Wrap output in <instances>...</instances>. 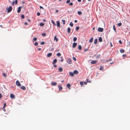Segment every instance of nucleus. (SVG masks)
<instances>
[{
    "label": "nucleus",
    "instance_id": "obj_29",
    "mask_svg": "<svg viewBox=\"0 0 130 130\" xmlns=\"http://www.w3.org/2000/svg\"><path fill=\"white\" fill-rule=\"evenodd\" d=\"M113 29L115 31V32H116V28H115V26L114 25L113 26Z\"/></svg>",
    "mask_w": 130,
    "mask_h": 130
},
{
    "label": "nucleus",
    "instance_id": "obj_12",
    "mask_svg": "<svg viewBox=\"0 0 130 130\" xmlns=\"http://www.w3.org/2000/svg\"><path fill=\"white\" fill-rule=\"evenodd\" d=\"M71 28L70 27H68L67 28V32L69 33L70 32Z\"/></svg>",
    "mask_w": 130,
    "mask_h": 130
},
{
    "label": "nucleus",
    "instance_id": "obj_32",
    "mask_svg": "<svg viewBox=\"0 0 130 130\" xmlns=\"http://www.w3.org/2000/svg\"><path fill=\"white\" fill-rule=\"evenodd\" d=\"M45 43V42L44 41H42V42L40 44L41 45H44Z\"/></svg>",
    "mask_w": 130,
    "mask_h": 130
},
{
    "label": "nucleus",
    "instance_id": "obj_21",
    "mask_svg": "<svg viewBox=\"0 0 130 130\" xmlns=\"http://www.w3.org/2000/svg\"><path fill=\"white\" fill-rule=\"evenodd\" d=\"M77 40V38L76 37H74L73 39V41H74L75 42Z\"/></svg>",
    "mask_w": 130,
    "mask_h": 130
},
{
    "label": "nucleus",
    "instance_id": "obj_51",
    "mask_svg": "<svg viewBox=\"0 0 130 130\" xmlns=\"http://www.w3.org/2000/svg\"><path fill=\"white\" fill-rule=\"evenodd\" d=\"M77 1L79 2H80L81 1V0H77Z\"/></svg>",
    "mask_w": 130,
    "mask_h": 130
},
{
    "label": "nucleus",
    "instance_id": "obj_40",
    "mask_svg": "<svg viewBox=\"0 0 130 130\" xmlns=\"http://www.w3.org/2000/svg\"><path fill=\"white\" fill-rule=\"evenodd\" d=\"M119 43L120 44H122V42L121 41V40H120L119 41Z\"/></svg>",
    "mask_w": 130,
    "mask_h": 130
},
{
    "label": "nucleus",
    "instance_id": "obj_34",
    "mask_svg": "<svg viewBox=\"0 0 130 130\" xmlns=\"http://www.w3.org/2000/svg\"><path fill=\"white\" fill-rule=\"evenodd\" d=\"M103 69H104L103 67L101 66L100 67V70H103Z\"/></svg>",
    "mask_w": 130,
    "mask_h": 130
},
{
    "label": "nucleus",
    "instance_id": "obj_19",
    "mask_svg": "<svg viewBox=\"0 0 130 130\" xmlns=\"http://www.w3.org/2000/svg\"><path fill=\"white\" fill-rule=\"evenodd\" d=\"M69 25L71 27H73V24L72 22H71L70 23Z\"/></svg>",
    "mask_w": 130,
    "mask_h": 130
},
{
    "label": "nucleus",
    "instance_id": "obj_37",
    "mask_svg": "<svg viewBox=\"0 0 130 130\" xmlns=\"http://www.w3.org/2000/svg\"><path fill=\"white\" fill-rule=\"evenodd\" d=\"M73 5V4L72 3V2H71V3H70L69 4V5L70 6H72Z\"/></svg>",
    "mask_w": 130,
    "mask_h": 130
},
{
    "label": "nucleus",
    "instance_id": "obj_55",
    "mask_svg": "<svg viewBox=\"0 0 130 130\" xmlns=\"http://www.w3.org/2000/svg\"><path fill=\"white\" fill-rule=\"evenodd\" d=\"M28 21L29 22H30V20L29 19H28Z\"/></svg>",
    "mask_w": 130,
    "mask_h": 130
},
{
    "label": "nucleus",
    "instance_id": "obj_50",
    "mask_svg": "<svg viewBox=\"0 0 130 130\" xmlns=\"http://www.w3.org/2000/svg\"><path fill=\"white\" fill-rule=\"evenodd\" d=\"M38 50L39 51H40L41 50V48H38Z\"/></svg>",
    "mask_w": 130,
    "mask_h": 130
},
{
    "label": "nucleus",
    "instance_id": "obj_45",
    "mask_svg": "<svg viewBox=\"0 0 130 130\" xmlns=\"http://www.w3.org/2000/svg\"><path fill=\"white\" fill-rule=\"evenodd\" d=\"M88 50V49H86L84 51H85V52L86 51H87Z\"/></svg>",
    "mask_w": 130,
    "mask_h": 130
},
{
    "label": "nucleus",
    "instance_id": "obj_1",
    "mask_svg": "<svg viewBox=\"0 0 130 130\" xmlns=\"http://www.w3.org/2000/svg\"><path fill=\"white\" fill-rule=\"evenodd\" d=\"M67 62L69 64H71L72 63V61L70 58H68L66 60Z\"/></svg>",
    "mask_w": 130,
    "mask_h": 130
},
{
    "label": "nucleus",
    "instance_id": "obj_25",
    "mask_svg": "<svg viewBox=\"0 0 130 130\" xmlns=\"http://www.w3.org/2000/svg\"><path fill=\"white\" fill-rule=\"evenodd\" d=\"M93 40V38L92 37L91 38V39L89 41V42L90 43H91L92 42Z\"/></svg>",
    "mask_w": 130,
    "mask_h": 130
},
{
    "label": "nucleus",
    "instance_id": "obj_22",
    "mask_svg": "<svg viewBox=\"0 0 130 130\" xmlns=\"http://www.w3.org/2000/svg\"><path fill=\"white\" fill-rule=\"evenodd\" d=\"M120 52L122 53H123L124 52V51L123 49H121L120 50Z\"/></svg>",
    "mask_w": 130,
    "mask_h": 130
},
{
    "label": "nucleus",
    "instance_id": "obj_27",
    "mask_svg": "<svg viewBox=\"0 0 130 130\" xmlns=\"http://www.w3.org/2000/svg\"><path fill=\"white\" fill-rule=\"evenodd\" d=\"M51 22L54 25H56V24L55 23V22L53 20H52L51 21Z\"/></svg>",
    "mask_w": 130,
    "mask_h": 130
},
{
    "label": "nucleus",
    "instance_id": "obj_52",
    "mask_svg": "<svg viewBox=\"0 0 130 130\" xmlns=\"http://www.w3.org/2000/svg\"><path fill=\"white\" fill-rule=\"evenodd\" d=\"M56 12H58V10H56Z\"/></svg>",
    "mask_w": 130,
    "mask_h": 130
},
{
    "label": "nucleus",
    "instance_id": "obj_39",
    "mask_svg": "<svg viewBox=\"0 0 130 130\" xmlns=\"http://www.w3.org/2000/svg\"><path fill=\"white\" fill-rule=\"evenodd\" d=\"M34 44L36 46L37 45H38V43L37 42H35Z\"/></svg>",
    "mask_w": 130,
    "mask_h": 130
},
{
    "label": "nucleus",
    "instance_id": "obj_53",
    "mask_svg": "<svg viewBox=\"0 0 130 130\" xmlns=\"http://www.w3.org/2000/svg\"><path fill=\"white\" fill-rule=\"evenodd\" d=\"M63 59H62L61 60V61L63 62Z\"/></svg>",
    "mask_w": 130,
    "mask_h": 130
},
{
    "label": "nucleus",
    "instance_id": "obj_44",
    "mask_svg": "<svg viewBox=\"0 0 130 130\" xmlns=\"http://www.w3.org/2000/svg\"><path fill=\"white\" fill-rule=\"evenodd\" d=\"M40 9H43V7L41 6H40Z\"/></svg>",
    "mask_w": 130,
    "mask_h": 130
},
{
    "label": "nucleus",
    "instance_id": "obj_8",
    "mask_svg": "<svg viewBox=\"0 0 130 130\" xmlns=\"http://www.w3.org/2000/svg\"><path fill=\"white\" fill-rule=\"evenodd\" d=\"M52 54L51 53H48L47 55V57H50L52 55Z\"/></svg>",
    "mask_w": 130,
    "mask_h": 130
},
{
    "label": "nucleus",
    "instance_id": "obj_56",
    "mask_svg": "<svg viewBox=\"0 0 130 130\" xmlns=\"http://www.w3.org/2000/svg\"><path fill=\"white\" fill-rule=\"evenodd\" d=\"M125 55H123L122 56L123 57H124L125 56Z\"/></svg>",
    "mask_w": 130,
    "mask_h": 130
},
{
    "label": "nucleus",
    "instance_id": "obj_35",
    "mask_svg": "<svg viewBox=\"0 0 130 130\" xmlns=\"http://www.w3.org/2000/svg\"><path fill=\"white\" fill-rule=\"evenodd\" d=\"M21 17L22 19H24L25 18V16L24 15H21Z\"/></svg>",
    "mask_w": 130,
    "mask_h": 130
},
{
    "label": "nucleus",
    "instance_id": "obj_63",
    "mask_svg": "<svg viewBox=\"0 0 130 130\" xmlns=\"http://www.w3.org/2000/svg\"><path fill=\"white\" fill-rule=\"evenodd\" d=\"M91 0H88V1H91Z\"/></svg>",
    "mask_w": 130,
    "mask_h": 130
},
{
    "label": "nucleus",
    "instance_id": "obj_41",
    "mask_svg": "<svg viewBox=\"0 0 130 130\" xmlns=\"http://www.w3.org/2000/svg\"><path fill=\"white\" fill-rule=\"evenodd\" d=\"M37 14L38 16H39L40 15V13L39 12H38Z\"/></svg>",
    "mask_w": 130,
    "mask_h": 130
},
{
    "label": "nucleus",
    "instance_id": "obj_7",
    "mask_svg": "<svg viewBox=\"0 0 130 130\" xmlns=\"http://www.w3.org/2000/svg\"><path fill=\"white\" fill-rule=\"evenodd\" d=\"M57 60L56 59H54L53 62L52 64H54L55 63L57 62Z\"/></svg>",
    "mask_w": 130,
    "mask_h": 130
},
{
    "label": "nucleus",
    "instance_id": "obj_4",
    "mask_svg": "<svg viewBox=\"0 0 130 130\" xmlns=\"http://www.w3.org/2000/svg\"><path fill=\"white\" fill-rule=\"evenodd\" d=\"M97 60H93L91 62V63L92 64H95L97 63Z\"/></svg>",
    "mask_w": 130,
    "mask_h": 130
},
{
    "label": "nucleus",
    "instance_id": "obj_33",
    "mask_svg": "<svg viewBox=\"0 0 130 130\" xmlns=\"http://www.w3.org/2000/svg\"><path fill=\"white\" fill-rule=\"evenodd\" d=\"M70 0H67L66 2V3L67 4H68L70 2Z\"/></svg>",
    "mask_w": 130,
    "mask_h": 130
},
{
    "label": "nucleus",
    "instance_id": "obj_42",
    "mask_svg": "<svg viewBox=\"0 0 130 130\" xmlns=\"http://www.w3.org/2000/svg\"><path fill=\"white\" fill-rule=\"evenodd\" d=\"M42 35L43 36H45L46 35V34L45 33H42Z\"/></svg>",
    "mask_w": 130,
    "mask_h": 130
},
{
    "label": "nucleus",
    "instance_id": "obj_23",
    "mask_svg": "<svg viewBox=\"0 0 130 130\" xmlns=\"http://www.w3.org/2000/svg\"><path fill=\"white\" fill-rule=\"evenodd\" d=\"M122 25V24L121 23H119L117 24V25L119 27L120 26Z\"/></svg>",
    "mask_w": 130,
    "mask_h": 130
},
{
    "label": "nucleus",
    "instance_id": "obj_58",
    "mask_svg": "<svg viewBox=\"0 0 130 130\" xmlns=\"http://www.w3.org/2000/svg\"><path fill=\"white\" fill-rule=\"evenodd\" d=\"M114 63L113 62H112L110 63V64H112Z\"/></svg>",
    "mask_w": 130,
    "mask_h": 130
},
{
    "label": "nucleus",
    "instance_id": "obj_54",
    "mask_svg": "<svg viewBox=\"0 0 130 130\" xmlns=\"http://www.w3.org/2000/svg\"><path fill=\"white\" fill-rule=\"evenodd\" d=\"M12 4L13 5L14 4V1L13 2H12Z\"/></svg>",
    "mask_w": 130,
    "mask_h": 130
},
{
    "label": "nucleus",
    "instance_id": "obj_20",
    "mask_svg": "<svg viewBox=\"0 0 130 130\" xmlns=\"http://www.w3.org/2000/svg\"><path fill=\"white\" fill-rule=\"evenodd\" d=\"M54 40H56V42L58 40V38H57V37L56 36H55L54 37Z\"/></svg>",
    "mask_w": 130,
    "mask_h": 130
},
{
    "label": "nucleus",
    "instance_id": "obj_64",
    "mask_svg": "<svg viewBox=\"0 0 130 130\" xmlns=\"http://www.w3.org/2000/svg\"><path fill=\"white\" fill-rule=\"evenodd\" d=\"M129 45H130V42H129Z\"/></svg>",
    "mask_w": 130,
    "mask_h": 130
},
{
    "label": "nucleus",
    "instance_id": "obj_3",
    "mask_svg": "<svg viewBox=\"0 0 130 130\" xmlns=\"http://www.w3.org/2000/svg\"><path fill=\"white\" fill-rule=\"evenodd\" d=\"M103 30V29L101 27H99L98 29V31L99 32H102Z\"/></svg>",
    "mask_w": 130,
    "mask_h": 130
},
{
    "label": "nucleus",
    "instance_id": "obj_60",
    "mask_svg": "<svg viewBox=\"0 0 130 130\" xmlns=\"http://www.w3.org/2000/svg\"><path fill=\"white\" fill-rule=\"evenodd\" d=\"M110 44H111V46H112V45L111 43H110Z\"/></svg>",
    "mask_w": 130,
    "mask_h": 130
},
{
    "label": "nucleus",
    "instance_id": "obj_62",
    "mask_svg": "<svg viewBox=\"0 0 130 130\" xmlns=\"http://www.w3.org/2000/svg\"><path fill=\"white\" fill-rule=\"evenodd\" d=\"M60 58H61V59H63V58H62V57H60Z\"/></svg>",
    "mask_w": 130,
    "mask_h": 130
},
{
    "label": "nucleus",
    "instance_id": "obj_26",
    "mask_svg": "<svg viewBox=\"0 0 130 130\" xmlns=\"http://www.w3.org/2000/svg\"><path fill=\"white\" fill-rule=\"evenodd\" d=\"M77 13L79 15H80L82 14V12L80 11H78L77 12Z\"/></svg>",
    "mask_w": 130,
    "mask_h": 130
},
{
    "label": "nucleus",
    "instance_id": "obj_48",
    "mask_svg": "<svg viewBox=\"0 0 130 130\" xmlns=\"http://www.w3.org/2000/svg\"><path fill=\"white\" fill-rule=\"evenodd\" d=\"M74 22H75V23H77V21L76 20H74Z\"/></svg>",
    "mask_w": 130,
    "mask_h": 130
},
{
    "label": "nucleus",
    "instance_id": "obj_49",
    "mask_svg": "<svg viewBox=\"0 0 130 130\" xmlns=\"http://www.w3.org/2000/svg\"><path fill=\"white\" fill-rule=\"evenodd\" d=\"M45 21H46V20H45V19H43V22H45Z\"/></svg>",
    "mask_w": 130,
    "mask_h": 130
},
{
    "label": "nucleus",
    "instance_id": "obj_13",
    "mask_svg": "<svg viewBox=\"0 0 130 130\" xmlns=\"http://www.w3.org/2000/svg\"><path fill=\"white\" fill-rule=\"evenodd\" d=\"M57 26L59 27L60 26V22L59 21L57 22Z\"/></svg>",
    "mask_w": 130,
    "mask_h": 130
},
{
    "label": "nucleus",
    "instance_id": "obj_61",
    "mask_svg": "<svg viewBox=\"0 0 130 130\" xmlns=\"http://www.w3.org/2000/svg\"><path fill=\"white\" fill-rule=\"evenodd\" d=\"M94 29H95V27H93V30H94Z\"/></svg>",
    "mask_w": 130,
    "mask_h": 130
},
{
    "label": "nucleus",
    "instance_id": "obj_46",
    "mask_svg": "<svg viewBox=\"0 0 130 130\" xmlns=\"http://www.w3.org/2000/svg\"><path fill=\"white\" fill-rule=\"evenodd\" d=\"M100 56L99 55H98L96 57V58H98Z\"/></svg>",
    "mask_w": 130,
    "mask_h": 130
},
{
    "label": "nucleus",
    "instance_id": "obj_38",
    "mask_svg": "<svg viewBox=\"0 0 130 130\" xmlns=\"http://www.w3.org/2000/svg\"><path fill=\"white\" fill-rule=\"evenodd\" d=\"M18 0H15V4H17L18 3Z\"/></svg>",
    "mask_w": 130,
    "mask_h": 130
},
{
    "label": "nucleus",
    "instance_id": "obj_57",
    "mask_svg": "<svg viewBox=\"0 0 130 130\" xmlns=\"http://www.w3.org/2000/svg\"><path fill=\"white\" fill-rule=\"evenodd\" d=\"M54 67H57V66L56 65H54Z\"/></svg>",
    "mask_w": 130,
    "mask_h": 130
},
{
    "label": "nucleus",
    "instance_id": "obj_24",
    "mask_svg": "<svg viewBox=\"0 0 130 130\" xmlns=\"http://www.w3.org/2000/svg\"><path fill=\"white\" fill-rule=\"evenodd\" d=\"M56 55L57 56L59 57L61 56V54L60 53H58Z\"/></svg>",
    "mask_w": 130,
    "mask_h": 130
},
{
    "label": "nucleus",
    "instance_id": "obj_16",
    "mask_svg": "<svg viewBox=\"0 0 130 130\" xmlns=\"http://www.w3.org/2000/svg\"><path fill=\"white\" fill-rule=\"evenodd\" d=\"M78 49L79 50H80L82 49V47L81 45H79L78 46Z\"/></svg>",
    "mask_w": 130,
    "mask_h": 130
},
{
    "label": "nucleus",
    "instance_id": "obj_36",
    "mask_svg": "<svg viewBox=\"0 0 130 130\" xmlns=\"http://www.w3.org/2000/svg\"><path fill=\"white\" fill-rule=\"evenodd\" d=\"M73 60L74 61H76V58L75 57H73Z\"/></svg>",
    "mask_w": 130,
    "mask_h": 130
},
{
    "label": "nucleus",
    "instance_id": "obj_28",
    "mask_svg": "<svg viewBox=\"0 0 130 130\" xmlns=\"http://www.w3.org/2000/svg\"><path fill=\"white\" fill-rule=\"evenodd\" d=\"M3 75L5 77H6L7 76V74L5 73H3Z\"/></svg>",
    "mask_w": 130,
    "mask_h": 130
},
{
    "label": "nucleus",
    "instance_id": "obj_10",
    "mask_svg": "<svg viewBox=\"0 0 130 130\" xmlns=\"http://www.w3.org/2000/svg\"><path fill=\"white\" fill-rule=\"evenodd\" d=\"M74 74H77L78 73V71L76 70H74L73 72Z\"/></svg>",
    "mask_w": 130,
    "mask_h": 130
},
{
    "label": "nucleus",
    "instance_id": "obj_15",
    "mask_svg": "<svg viewBox=\"0 0 130 130\" xmlns=\"http://www.w3.org/2000/svg\"><path fill=\"white\" fill-rule=\"evenodd\" d=\"M98 41V40L97 39H95L94 41V43L95 44H96L97 43Z\"/></svg>",
    "mask_w": 130,
    "mask_h": 130
},
{
    "label": "nucleus",
    "instance_id": "obj_17",
    "mask_svg": "<svg viewBox=\"0 0 130 130\" xmlns=\"http://www.w3.org/2000/svg\"><path fill=\"white\" fill-rule=\"evenodd\" d=\"M59 71L60 72H62L63 70L60 67L59 69Z\"/></svg>",
    "mask_w": 130,
    "mask_h": 130
},
{
    "label": "nucleus",
    "instance_id": "obj_43",
    "mask_svg": "<svg viewBox=\"0 0 130 130\" xmlns=\"http://www.w3.org/2000/svg\"><path fill=\"white\" fill-rule=\"evenodd\" d=\"M112 60L111 59H109V60H107L106 61V62H108L109 61H110Z\"/></svg>",
    "mask_w": 130,
    "mask_h": 130
},
{
    "label": "nucleus",
    "instance_id": "obj_30",
    "mask_svg": "<svg viewBox=\"0 0 130 130\" xmlns=\"http://www.w3.org/2000/svg\"><path fill=\"white\" fill-rule=\"evenodd\" d=\"M79 26H77L76 27V30L77 31L79 29Z\"/></svg>",
    "mask_w": 130,
    "mask_h": 130
},
{
    "label": "nucleus",
    "instance_id": "obj_18",
    "mask_svg": "<svg viewBox=\"0 0 130 130\" xmlns=\"http://www.w3.org/2000/svg\"><path fill=\"white\" fill-rule=\"evenodd\" d=\"M44 25V24L43 23H40V26H43Z\"/></svg>",
    "mask_w": 130,
    "mask_h": 130
},
{
    "label": "nucleus",
    "instance_id": "obj_9",
    "mask_svg": "<svg viewBox=\"0 0 130 130\" xmlns=\"http://www.w3.org/2000/svg\"><path fill=\"white\" fill-rule=\"evenodd\" d=\"M69 74L71 76H73L74 75L73 72H69Z\"/></svg>",
    "mask_w": 130,
    "mask_h": 130
},
{
    "label": "nucleus",
    "instance_id": "obj_5",
    "mask_svg": "<svg viewBox=\"0 0 130 130\" xmlns=\"http://www.w3.org/2000/svg\"><path fill=\"white\" fill-rule=\"evenodd\" d=\"M77 43H74L73 44L72 47L73 48H75L76 46Z\"/></svg>",
    "mask_w": 130,
    "mask_h": 130
},
{
    "label": "nucleus",
    "instance_id": "obj_11",
    "mask_svg": "<svg viewBox=\"0 0 130 130\" xmlns=\"http://www.w3.org/2000/svg\"><path fill=\"white\" fill-rule=\"evenodd\" d=\"M99 41L100 42H101L102 41V38L101 37H100L98 39Z\"/></svg>",
    "mask_w": 130,
    "mask_h": 130
},
{
    "label": "nucleus",
    "instance_id": "obj_6",
    "mask_svg": "<svg viewBox=\"0 0 130 130\" xmlns=\"http://www.w3.org/2000/svg\"><path fill=\"white\" fill-rule=\"evenodd\" d=\"M22 8V7H20V6L19 7V8H18V10L17 11V12L18 13H19V12H20L21 10V8Z\"/></svg>",
    "mask_w": 130,
    "mask_h": 130
},
{
    "label": "nucleus",
    "instance_id": "obj_31",
    "mask_svg": "<svg viewBox=\"0 0 130 130\" xmlns=\"http://www.w3.org/2000/svg\"><path fill=\"white\" fill-rule=\"evenodd\" d=\"M62 21L63 22V24L64 25L65 23V21L64 20H62Z\"/></svg>",
    "mask_w": 130,
    "mask_h": 130
},
{
    "label": "nucleus",
    "instance_id": "obj_47",
    "mask_svg": "<svg viewBox=\"0 0 130 130\" xmlns=\"http://www.w3.org/2000/svg\"><path fill=\"white\" fill-rule=\"evenodd\" d=\"M24 24L25 25H27V22H26Z\"/></svg>",
    "mask_w": 130,
    "mask_h": 130
},
{
    "label": "nucleus",
    "instance_id": "obj_14",
    "mask_svg": "<svg viewBox=\"0 0 130 130\" xmlns=\"http://www.w3.org/2000/svg\"><path fill=\"white\" fill-rule=\"evenodd\" d=\"M37 39L36 37H34L33 38V40H32V42H34V41H36Z\"/></svg>",
    "mask_w": 130,
    "mask_h": 130
},
{
    "label": "nucleus",
    "instance_id": "obj_2",
    "mask_svg": "<svg viewBox=\"0 0 130 130\" xmlns=\"http://www.w3.org/2000/svg\"><path fill=\"white\" fill-rule=\"evenodd\" d=\"M7 12H10L12 10V7L11 6H10L8 8H7Z\"/></svg>",
    "mask_w": 130,
    "mask_h": 130
},
{
    "label": "nucleus",
    "instance_id": "obj_59",
    "mask_svg": "<svg viewBox=\"0 0 130 130\" xmlns=\"http://www.w3.org/2000/svg\"><path fill=\"white\" fill-rule=\"evenodd\" d=\"M86 80H87V82L89 81L88 80V79H86Z\"/></svg>",
    "mask_w": 130,
    "mask_h": 130
}]
</instances>
